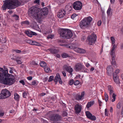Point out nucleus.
I'll use <instances>...</instances> for the list:
<instances>
[{
    "label": "nucleus",
    "instance_id": "60",
    "mask_svg": "<svg viewBox=\"0 0 123 123\" xmlns=\"http://www.w3.org/2000/svg\"><path fill=\"white\" fill-rule=\"evenodd\" d=\"M19 82L22 84L24 85H25V83L24 81L23 80H22L19 81Z\"/></svg>",
    "mask_w": 123,
    "mask_h": 123
},
{
    "label": "nucleus",
    "instance_id": "8",
    "mask_svg": "<svg viewBox=\"0 0 123 123\" xmlns=\"http://www.w3.org/2000/svg\"><path fill=\"white\" fill-rule=\"evenodd\" d=\"M97 37L94 34L89 36L87 38L89 44L90 45H92L94 44L96 41Z\"/></svg>",
    "mask_w": 123,
    "mask_h": 123
},
{
    "label": "nucleus",
    "instance_id": "24",
    "mask_svg": "<svg viewBox=\"0 0 123 123\" xmlns=\"http://www.w3.org/2000/svg\"><path fill=\"white\" fill-rule=\"evenodd\" d=\"M116 50H111L110 52V55H111L113 59H114L115 57H116L115 55V52Z\"/></svg>",
    "mask_w": 123,
    "mask_h": 123
},
{
    "label": "nucleus",
    "instance_id": "19",
    "mask_svg": "<svg viewBox=\"0 0 123 123\" xmlns=\"http://www.w3.org/2000/svg\"><path fill=\"white\" fill-rule=\"evenodd\" d=\"M113 78L115 82L116 83H119L120 82L119 81L118 77L114 74H113Z\"/></svg>",
    "mask_w": 123,
    "mask_h": 123
},
{
    "label": "nucleus",
    "instance_id": "43",
    "mask_svg": "<svg viewBox=\"0 0 123 123\" xmlns=\"http://www.w3.org/2000/svg\"><path fill=\"white\" fill-rule=\"evenodd\" d=\"M30 64L31 65H38V63L36 62L33 61Z\"/></svg>",
    "mask_w": 123,
    "mask_h": 123
},
{
    "label": "nucleus",
    "instance_id": "37",
    "mask_svg": "<svg viewBox=\"0 0 123 123\" xmlns=\"http://www.w3.org/2000/svg\"><path fill=\"white\" fill-rule=\"evenodd\" d=\"M54 78V76H50L49 78L48 81L49 82L53 80Z\"/></svg>",
    "mask_w": 123,
    "mask_h": 123
},
{
    "label": "nucleus",
    "instance_id": "48",
    "mask_svg": "<svg viewBox=\"0 0 123 123\" xmlns=\"http://www.w3.org/2000/svg\"><path fill=\"white\" fill-rule=\"evenodd\" d=\"M14 60L16 61L18 64H20L22 63V62L20 60H18L17 59H14Z\"/></svg>",
    "mask_w": 123,
    "mask_h": 123
},
{
    "label": "nucleus",
    "instance_id": "64",
    "mask_svg": "<svg viewBox=\"0 0 123 123\" xmlns=\"http://www.w3.org/2000/svg\"><path fill=\"white\" fill-rule=\"evenodd\" d=\"M121 115L123 116V105L121 111Z\"/></svg>",
    "mask_w": 123,
    "mask_h": 123
},
{
    "label": "nucleus",
    "instance_id": "61",
    "mask_svg": "<svg viewBox=\"0 0 123 123\" xmlns=\"http://www.w3.org/2000/svg\"><path fill=\"white\" fill-rule=\"evenodd\" d=\"M101 20H99L98 22V26H100L101 25Z\"/></svg>",
    "mask_w": 123,
    "mask_h": 123
},
{
    "label": "nucleus",
    "instance_id": "31",
    "mask_svg": "<svg viewBox=\"0 0 123 123\" xmlns=\"http://www.w3.org/2000/svg\"><path fill=\"white\" fill-rule=\"evenodd\" d=\"M40 65L42 67H45L46 65V63L42 61L40 63Z\"/></svg>",
    "mask_w": 123,
    "mask_h": 123
},
{
    "label": "nucleus",
    "instance_id": "17",
    "mask_svg": "<svg viewBox=\"0 0 123 123\" xmlns=\"http://www.w3.org/2000/svg\"><path fill=\"white\" fill-rule=\"evenodd\" d=\"M74 51L76 52L79 53H84L86 52L85 50L77 47L75 49Z\"/></svg>",
    "mask_w": 123,
    "mask_h": 123
},
{
    "label": "nucleus",
    "instance_id": "62",
    "mask_svg": "<svg viewBox=\"0 0 123 123\" xmlns=\"http://www.w3.org/2000/svg\"><path fill=\"white\" fill-rule=\"evenodd\" d=\"M32 77L31 76H29L27 77V79L29 80H32Z\"/></svg>",
    "mask_w": 123,
    "mask_h": 123
},
{
    "label": "nucleus",
    "instance_id": "29",
    "mask_svg": "<svg viewBox=\"0 0 123 123\" xmlns=\"http://www.w3.org/2000/svg\"><path fill=\"white\" fill-rule=\"evenodd\" d=\"M112 60L111 62V64L114 67H115V66L116 65V61H115V58L114 59H113V57H112Z\"/></svg>",
    "mask_w": 123,
    "mask_h": 123
},
{
    "label": "nucleus",
    "instance_id": "58",
    "mask_svg": "<svg viewBox=\"0 0 123 123\" xmlns=\"http://www.w3.org/2000/svg\"><path fill=\"white\" fill-rule=\"evenodd\" d=\"M105 116H108V112L107 109H106L105 110Z\"/></svg>",
    "mask_w": 123,
    "mask_h": 123
},
{
    "label": "nucleus",
    "instance_id": "2",
    "mask_svg": "<svg viewBox=\"0 0 123 123\" xmlns=\"http://www.w3.org/2000/svg\"><path fill=\"white\" fill-rule=\"evenodd\" d=\"M22 0H7L2 6V10L5 11L7 8L13 9L20 6L22 3Z\"/></svg>",
    "mask_w": 123,
    "mask_h": 123
},
{
    "label": "nucleus",
    "instance_id": "49",
    "mask_svg": "<svg viewBox=\"0 0 123 123\" xmlns=\"http://www.w3.org/2000/svg\"><path fill=\"white\" fill-rule=\"evenodd\" d=\"M80 83V82L78 80L74 82V84L75 85H77Z\"/></svg>",
    "mask_w": 123,
    "mask_h": 123
},
{
    "label": "nucleus",
    "instance_id": "4",
    "mask_svg": "<svg viewBox=\"0 0 123 123\" xmlns=\"http://www.w3.org/2000/svg\"><path fill=\"white\" fill-rule=\"evenodd\" d=\"M92 19V18L90 16L84 18L80 22L79 26L83 29L89 27Z\"/></svg>",
    "mask_w": 123,
    "mask_h": 123
},
{
    "label": "nucleus",
    "instance_id": "63",
    "mask_svg": "<svg viewBox=\"0 0 123 123\" xmlns=\"http://www.w3.org/2000/svg\"><path fill=\"white\" fill-rule=\"evenodd\" d=\"M4 112H0V117L3 116L4 114Z\"/></svg>",
    "mask_w": 123,
    "mask_h": 123
},
{
    "label": "nucleus",
    "instance_id": "14",
    "mask_svg": "<svg viewBox=\"0 0 123 123\" xmlns=\"http://www.w3.org/2000/svg\"><path fill=\"white\" fill-rule=\"evenodd\" d=\"M65 11L63 9H61L60 10L57 14L58 17L60 18L64 17L65 14Z\"/></svg>",
    "mask_w": 123,
    "mask_h": 123
},
{
    "label": "nucleus",
    "instance_id": "10",
    "mask_svg": "<svg viewBox=\"0 0 123 123\" xmlns=\"http://www.w3.org/2000/svg\"><path fill=\"white\" fill-rule=\"evenodd\" d=\"M48 9L47 7L43 8L41 9H40L39 15H40V18H41L42 16L47 15L48 14Z\"/></svg>",
    "mask_w": 123,
    "mask_h": 123
},
{
    "label": "nucleus",
    "instance_id": "18",
    "mask_svg": "<svg viewBox=\"0 0 123 123\" xmlns=\"http://www.w3.org/2000/svg\"><path fill=\"white\" fill-rule=\"evenodd\" d=\"M85 95V92H82L81 93V95L77 94L76 96L77 99L78 100L83 99L84 98V96Z\"/></svg>",
    "mask_w": 123,
    "mask_h": 123
},
{
    "label": "nucleus",
    "instance_id": "47",
    "mask_svg": "<svg viewBox=\"0 0 123 123\" xmlns=\"http://www.w3.org/2000/svg\"><path fill=\"white\" fill-rule=\"evenodd\" d=\"M13 17L16 20L18 19L19 17L18 15H14L13 16Z\"/></svg>",
    "mask_w": 123,
    "mask_h": 123
},
{
    "label": "nucleus",
    "instance_id": "52",
    "mask_svg": "<svg viewBox=\"0 0 123 123\" xmlns=\"http://www.w3.org/2000/svg\"><path fill=\"white\" fill-rule=\"evenodd\" d=\"M54 37V36L52 35H49L48 36L47 38L48 39L51 38L52 39Z\"/></svg>",
    "mask_w": 123,
    "mask_h": 123
},
{
    "label": "nucleus",
    "instance_id": "11",
    "mask_svg": "<svg viewBox=\"0 0 123 123\" xmlns=\"http://www.w3.org/2000/svg\"><path fill=\"white\" fill-rule=\"evenodd\" d=\"M82 106L79 104H76L75 106L74 109L75 113L76 114L79 113L81 111Z\"/></svg>",
    "mask_w": 123,
    "mask_h": 123
},
{
    "label": "nucleus",
    "instance_id": "57",
    "mask_svg": "<svg viewBox=\"0 0 123 123\" xmlns=\"http://www.w3.org/2000/svg\"><path fill=\"white\" fill-rule=\"evenodd\" d=\"M41 122L43 123H47V121L43 119H41Z\"/></svg>",
    "mask_w": 123,
    "mask_h": 123
},
{
    "label": "nucleus",
    "instance_id": "35",
    "mask_svg": "<svg viewBox=\"0 0 123 123\" xmlns=\"http://www.w3.org/2000/svg\"><path fill=\"white\" fill-rule=\"evenodd\" d=\"M120 72V69L118 68H117L116 69L115 71L113 73V74H114L115 75H117V74H118Z\"/></svg>",
    "mask_w": 123,
    "mask_h": 123
},
{
    "label": "nucleus",
    "instance_id": "27",
    "mask_svg": "<svg viewBox=\"0 0 123 123\" xmlns=\"http://www.w3.org/2000/svg\"><path fill=\"white\" fill-rule=\"evenodd\" d=\"M63 70H65L68 72H69V67L68 65H64L63 67Z\"/></svg>",
    "mask_w": 123,
    "mask_h": 123
},
{
    "label": "nucleus",
    "instance_id": "36",
    "mask_svg": "<svg viewBox=\"0 0 123 123\" xmlns=\"http://www.w3.org/2000/svg\"><path fill=\"white\" fill-rule=\"evenodd\" d=\"M116 95L114 93H113V94L112 95V97L113 98V99H112V102H114V101L116 99Z\"/></svg>",
    "mask_w": 123,
    "mask_h": 123
},
{
    "label": "nucleus",
    "instance_id": "16",
    "mask_svg": "<svg viewBox=\"0 0 123 123\" xmlns=\"http://www.w3.org/2000/svg\"><path fill=\"white\" fill-rule=\"evenodd\" d=\"M107 74L109 75H110L111 74L112 72V68L111 66H109L107 68Z\"/></svg>",
    "mask_w": 123,
    "mask_h": 123
},
{
    "label": "nucleus",
    "instance_id": "44",
    "mask_svg": "<svg viewBox=\"0 0 123 123\" xmlns=\"http://www.w3.org/2000/svg\"><path fill=\"white\" fill-rule=\"evenodd\" d=\"M73 69L72 68H71L70 67V76L71 77L72 75V72H73Z\"/></svg>",
    "mask_w": 123,
    "mask_h": 123
},
{
    "label": "nucleus",
    "instance_id": "39",
    "mask_svg": "<svg viewBox=\"0 0 123 123\" xmlns=\"http://www.w3.org/2000/svg\"><path fill=\"white\" fill-rule=\"evenodd\" d=\"M89 119H90L94 121L96 120V118L95 116L92 115V116L90 117Z\"/></svg>",
    "mask_w": 123,
    "mask_h": 123
},
{
    "label": "nucleus",
    "instance_id": "7",
    "mask_svg": "<svg viewBox=\"0 0 123 123\" xmlns=\"http://www.w3.org/2000/svg\"><path fill=\"white\" fill-rule=\"evenodd\" d=\"M49 118L51 121L56 122L60 120L62 117L58 114H55L51 115L49 117Z\"/></svg>",
    "mask_w": 123,
    "mask_h": 123
},
{
    "label": "nucleus",
    "instance_id": "13",
    "mask_svg": "<svg viewBox=\"0 0 123 123\" xmlns=\"http://www.w3.org/2000/svg\"><path fill=\"white\" fill-rule=\"evenodd\" d=\"M83 65L81 63H77L75 65V69L76 71H80L83 68Z\"/></svg>",
    "mask_w": 123,
    "mask_h": 123
},
{
    "label": "nucleus",
    "instance_id": "26",
    "mask_svg": "<svg viewBox=\"0 0 123 123\" xmlns=\"http://www.w3.org/2000/svg\"><path fill=\"white\" fill-rule=\"evenodd\" d=\"M49 50L50 53L52 54H56L58 52L57 50L55 49H49Z\"/></svg>",
    "mask_w": 123,
    "mask_h": 123
},
{
    "label": "nucleus",
    "instance_id": "21",
    "mask_svg": "<svg viewBox=\"0 0 123 123\" xmlns=\"http://www.w3.org/2000/svg\"><path fill=\"white\" fill-rule=\"evenodd\" d=\"M14 99L18 102L19 101L20 98L19 95L16 93H15L14 94Z\"/></svg>",
    "mask_w": 123,
    "mask_h": 123
},
{
    "label": "nucleus",
    "instance_id": "20",
    "mask_svg": "<svg viewBox=\"0 0 123 123\" xmlns=\"http://www.w3.org/2000/svg\"><path fill=\"white\" fill-rule=\"evenodd\" d=\"M107 89L109 92V93L110 95H111L112 94H113V90L111 87V86L110 85H109L107 86Z\"/></svg>",
    "mask_w": 123,
    "mask_h": 123
},
{
    "label": "nucleus",
    "instance_id": "6",
    "mask_svg": "<svg viewBox=\"0 0 123 123\" xmlns=\"http://www.w3.org/2000/svg\"><path fill=\"white\" fill-rule=\"evenodd\" d=\"M11 93L10 92L6 89H3L0 94V99L6 98L11 96Z\"/></svg>",
    "mask_w": 123,
    "mask_h": 123
},
{
    "label": "nucleus",
    "instance_id": "22",
    "mask_svg": "<svg viewBox=\"0 0 123 123\" xmlns=\"http://www.w3.org/2000/svg\"><path fill=\"white\" fill-rule=\"evenodd\" d=\"M60 77V75L59 74V73H57L56 75V76L55 77V78L54 79L55 84L57 83L58 80Z\"/></svg>",
    "mask_w": 123,
    "mask_h": 123
},
{
    "label": "nucleus",
    "instance_id": "30",
    "mask_svg": "<svg viewBox=\"0 0 123 123\" xmlns=\"http://www.w3.org/2000/svg\"><path fill=\"white\" fill-rule=\"evenodd\" d=\"M30 42H31V44L33 45H38L39 43L35 41H34L32 40H31Z\"/></svg>",
    "mask_w": 123,
    "mask_h": 123
},
{
    "label": "nucleus",
    "instance_id": "42",
    "mask_svg": "<svg viewBox=\"0 0 123 123\" xmlns=\"http://www.w3.org/2000/svg\"><path fill=\"white\" fill-rule=\"evenodd\" d=\"M44 70L47 73H48L50 70L49 68L47 67L44 68Z\"/></svg>",
    "mask_w": 123,
    "mask_h": 123
},
{
    "label": "nucleus",
    "instance_id": "23",
    "mask_svg": "<svg viewBox=\"0 0 123 123\" xmlns=\"http://www.w3.org/2000/svg\"><path fill=\"white\" fill-rule=\"evenodd\" d=\"M77 44L76 43H72L70 44V49H74L75 50V49L77 47Z\"/></svg>",
    "mask_w": 123,
    "mask_h": 123
},
{
    "label": "nucleus",
    "instance_id": "50",
    "mask_svg": "<svg viewBox=\"0 0 123 123\" xmlns=\"http://www.w3.org/2000/svg\"><path fill=\"white\" fill-rule=\"evenodd\" d=\"M121 107V103L120 102L117 105V107L118 109H120Z\"/></svg>",
    "mask_w": 123,
    "mask_h": 123
},
{
    "label": "nucleus",
    "instance_id": "34",
    "mask_svg": "<svg viewBox=\"0 0 123 123\" xmlns=\"http://www.w3.org/2000/svg\"><path fill=\"white\" fill-rule=\"evenodd\" d=\"M69 5L68 4L66 6L65 9V12H69Z\"/></svg>",
    "mask_w": 123,
    "mask_h": 123
},
{
    "label": "nucleus",
    "instance_id": "46",
    "mask_svg": "<svg viewBox=\"0 0 123 123\" xmlns=\"http://www.w3.org/2000/svg\"><path fill=\"white\" fill-rule=\"evenodd\" d=\"M13 51L18 53H20L21 52V51L20 50L18 49H14Z\"/></svg>",
    "mask_w": 123,
    "mask_h": 123
},
{
    "label": "nucleus",
    "instance_id": "1",
    "mask_svg": "<svg viewBox=\"0 0 123 123\" xmlns=\"http://www.w3.org/2000/svg\"><path fill=\"white\" fill-rule=\"evenodd\" d=\"M15 80L13 76L8 73V70H5L0 68V82L3 84L11 85L14 84Z\"/></svg>",
    "mask_w": 123,
    "mask_h": 123
},
{
    "label": "nucleus",
    "instance_id": "45",
    "mask_svg": "<svg viewBox=\"0 0 123 123\" xmlns=\"http://www.w3.org/2000/svg\"><path fill=\"white\" fill-rule=\"evenodd\" d=\"M22 24H26L27 25H28L29 24V21L28 20L25 21H23L22 22Z\"/></svg>",
    "mask_w": 123,
    "mask_h": 123
},
{
    "label": "nucleus",
    "instance_id": "59",
    "mask_svg": "<svg viewBox=\"0 0 123 123\" xmlns=\"http://www.w3.org/2000/svg\"><path fill=\"white\" fill-rule=\"evenodd\" d=\"M116 48H117V46H116V45L115 44H114L113 46V47L111 50H116L115 49Z\"/></svg>",
    "mask_w": 123,
    "mask_h": 123
},
{
    "label": "nucleus",
    "instance_id": "33",
    "mask_svg": "<svg viewBox=\"0 0 123 123\" xmlns=\"http://www.w3.org/2000/svg\"><path fill=\"white\" fill-rule=\"evenodd\" d=\"M104 96L105 97V101L106 102L109 99V97L108 95L106 92L105 93Z\"/></svg>",
    "mask_w": 123,
    "mask_h": 123
},
{
    "label": "nucleus",
    "instance_id": "56",
    "mask_svg": "<svg viewBox=\"0 0 123 123\" xmlns=\"http://www.w3.org/2000/svg\"><path fill=\"white\" fill-rule=\"evenodd\" d=\"M74 81L73 79H71L70 80V85H73L74 84Z\"/></svg>",
    "mask_w": 123,
    "mask_h": 123
},
{
    "label": "nucleus",
    "instance_id": "15",
    "mask_svg": "<svg viewBox=\"0 0 123 123\" xmlns=\"http://www.w3.org/2000/svg\"><path fill=\"white\" fill-rule=\"evenodd\" d=\"M26 33L30 37H32L33 35L36 36L37 35V34L36 32L30 31H26Z\"/></svg>",
    "mask_w": 123,
    "mask_h": 123
},
{
    "label": "nucleus",
    "instance_id": "38",
    "mask_svg": "<svg viewBox=\"0 0 123 123\" xmlns=\"http://www.w3.org/2000/svg\"><path fill=\"white\" fill-rule=\"evenodd\" d=\"M111 8L110 7H109L107 12V13L108 15L110 16V15L111 12Z\"/></svg>",
    "mask_w": 123,
    "mask_h": 123
},
{
    "label": "nucleus",
    "instance_id": "51",
    "mask_svg": "<svg viewBox=\"0 0 123 123\" xmlns=\"http://www.w3.org/2000/svg\"><path fill=\"white\" fill-rule=\"evenodd\" d=\"M60 45L63 47H66L68 48H69V45L68 44H60Z\"/></svg>",
    "mask_w": 123,
    "mask_h": 123
},
{
    "label": "nucleus",
    "instance_id": "12",
    "mask_svg": "<svg viewBox=\"0 0 123 123\" xmlns=\"http://www.w3.org/2000/svg\"><path fill=\"white\" fill-rule=\"evenodd\" d=\"M70 40L72 41L74 40H75L76 36L74 31L70 30Z\"/></svg>",
    "mask_w": 123,
    "mask_h": 123
},
{
    "label": "nucleus",
    "instance_id": "28",
    "mask_svg": "<svg viewBox=\"0 0 123 123\" xmlns=\"http://www.w3.org/2000/svg\"><path fill=\"white\" fill-rule=\"evenodd\" d=\"M86 114L87 117L88 118H89L92 115V114L89 111H86Z\"/></svg>",
    "mask_w": 123,
    "mask_h": 123
},
{
    "label": "nucleus",
    "instance_id": "5",
    "mask_svg": "<svg viewBox=\"0 0 123 123\" xmlns=\"http://www.w3.org/2000/svg\"><path fill=\"white\" fill-rule=\"evenodd\" d=\"M69 30L67 29L62 28L59 32L60 37L63 39H69Z\"/></svg>",
    "mask_w": 123,
    "mask_h": 123
},
{
    "label": "nucleus",
    "instance_id": "55",
    "mask_svg": "<svg viewBox=\"0 0 123 123\" xmlns=\"http://www.w3.org/2000/svg\"><path fill=\"white\" fill-rule=\"evenodd\" d=\"M67 115V113L65 111H63L62 113V116L63 117L66 116Z\"/></svg>",
    "mask_w": 123,
    "mask_h": 123
},
{
    "label": "nucleus",
    "instance_id": "54",
    "mask_svg": "<svg viewBox=\"0 0 123 123\" xmlns=\"http://www.w3.org/2000/svg\"><path fill=\"white\" fill-rule=\"evenodd\" d=\"M58 80V82L59 84H62V82L60 76V78H59Z\"/></svg>",
    "mask_w": 123,
    "mask_h": 123
},
{
    "label": "nucleus",
    "instance_id": "9",
    "mask_svg": "<svg viewBox=\"0 0 123 123\" xmlns=\"http://www.w3.org/2000/svg\"><path fill=\"white\" fill-rule=\"evenodd\" d=\"M82 4L79 1H77L74 2L73 4L74 8L76 10H79L82 8Z\"/></svg>",
    "mask_w": 123,
    "mask_h": 123
},
{
    "label": "nucleus",
    "instance_id": "25",
    "mask_svg": "<svg viewBox=\"0 0 123 123\" xmlns=\"http://www.w3.org/2000/svg\"><path fill=\"white\" fill-rule=\"evenodd\" d=\"M94 101H90L86 105V107L87 108H89L94 104Z\"/></svg>",
    "mask_w": 123,
    "mask_h": 123
},
{
    "label": "nucleus",
    "instance_id": "53",
    "mask_svg": "<svg viewBox=\"0 0 123 123\" xmlns=\"http://www.w3.org/2000/svg\"><path fill=\"white\" fill-rule=\"evenodd\" d=\"M76 16V14L75 13H74L71 16V18L72 19H74Z\"/></svg>",
    "mask_w": 123,
    "mask_h": 123
},
{
    "label": "nucleus",
    "instance_id": "32",
    "mask_svg": "<svg viewBox=\"0 0 123 123\" xmlns=\"http://www.w3.org/2000/svg\"><path fill=\"white\" fill-rule=\"evenodd\" d=\"M61 56L63 58H66L68 57V55L67 53H64L61 55Z\"/></svg>",
    "mask_w": 123,
    "mask_h": 123
},
{
    "label": "nucleus",
    "instance_id": "41",
    "mask_svg": "<svg viewBox=\"0 0 123 123\" xmlns=\"http://www.w3.org/2000/svg\"><path fill=\"white\" fill-rule=\"evenodd\" d=\"M28 93L26 92H24L23 93V98H26L27 96Z\"/></svg>",
    "mask_w": 123,
    "mask_h": 123
},
{
    "label": "nucleus",
    "instance_id": "3",
    "mask_svg": "<svg viewBox=\"0 0 123 123\" xmlns=\"http://www.w3.org/2000/svg\"><path fill=\"white\" fill-rule=\"evenodd\" d=\"M40 8L34 6H32L29 9L28 13L29 16L35 19H39L40 18L39 15Z\"/></svg>",
    "mask_w": 123,
    "mask_h": 123
},
{
    "label": "nucleus",
    "instance_id": "40",
    "mask_svg": "<svg viewBox=\"0 0 123 123\" xmlns=\"http://www.w3.org/2000/svg\"><path fill=\"white\" fill-rule=\"evenodd\" d=\"M111 39L112 42V44H114L115 41V40L114 38L113 37H111Z\"/></svg>",
    "mask_w": 123,
    "mask_h": 123
}]
</instances>
